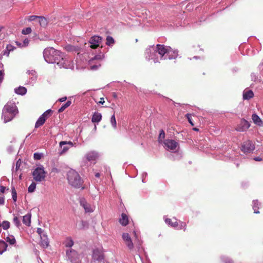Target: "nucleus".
<instances>
[{"label":"nucleus","mask_w":263,"mask_h":263,"mask_svg":"<svg viewBox=\"0 0 263 263\" xmlns=\"http://www.w3.org/2000/svg\"><path fill=\"white\" fill-rule=\"evenodd\" d=\"M160 60L175 59L178 57V51L170 46L157 44L156 46Z\"/></svg>","instance_id":"obj_1"},{"label":"nucleus","mask_w":263,"mask_h":263,"mask_svg":"<svg viewBox=\"0 0 263 263\" xmlns=\"http://www.w3.org/2000/svg\"><path fill=\"white\" fill-rule=\"evenodd\" d=\"M17 113L16 106L14 102H8L4 107L2 112V119L4 123L11 121Z\"/></svg>","instance_id":"obj_2"},{"label":"nucleus","mask_w":263,"mask_h":263,"mask_svg":"<svg viewBox=\"0 0 263 263\" xmlns=\"http://www.w3.org/2000/svg\"><path fill=\"white\" fill-rule=\"evenodd\" d=\"M63 54L59 50L50 47L45 49L43 52L45 60L48 63H57L62 59Z\"/></svg>","instance_id":"obj_3"},{"label":"nucleus","mask_w":263,"mask_h":263,"mask_svg":"<svg viewBox=\"0 0 263 263\" xmlns=\"http://www.w3.org/2000/svg\"><path fill=\"white\" fill-rule=\"evenodd\" d=\"M67 179L69 184L76 188H80L83 184V180L75 170L71 169L67 172Z\"/></svg>","instance_id":"obj_4"},{"label":"nucleus","mask_w":263,"mask_h":263,"mask_svg":"<svg viewBox=\"0 0 263 263\" xmlns=\"http://www.w3.org/2000/svg\"><path fill=\"white\" fill-rule=\"evenodd\" d=\"M145 57L148 61L153 60L154 63L160 62L157 48L155 46H151L146 49Z\"/></svg>","instance_id":"obj_5"},{"label":"nucleus","mask_w":263,"mask_h":263,"mask_svg":"<svg viewBox=\"0 0 263 263\" xmlns=\"http://www.w3.org/2000/svg\"><path fill=\"white\" fill-rule=\"evenodd\" d=\"M100 157L99 153L95 151H91L87 152L83 157L82 166H87V162L96 161Z\"/></svg>","instance_id":"obj_6"},{"label":"nucleus","mask_w":263,"mask_h":263,"mask_svg":"<svg viewBox=\"0 0 263 263\" xmlns=\"http://www.w3.org/2000/svg\"><path fill=\"white\" fill-rule=\"evenodd\" d=\"M46 172L43 165H40L36 167L32 173L34 180L36 181L41 182L45 179Z\"/></svg>","instance_id":"obj_7"},{"label":"nucleus","mask_w":263,"mask_h":263,"mask_svg":"<svg viewBox=\"0 0 263 263\" xmlns=\"http://www.w3.org/2000/svg\"><path fill=\"white\" fill-rule=\"evenodd\" d=\"M164 147L172 152H176L179 147L178 143L174 140H165L164 141Z\"/></svg>","instance_id":"obj_8"},{"label":"nucleus","mask_w":263,"mask_h":263,"mask_svg":"<svg viewBox=\"0 0 263 263\" xmlns=\"http://www.w3.org/2000/svg\"><path fill=\"white\" fill-rule=\"evenodd\" d=\"M60 68H64L67 69H73L74 68V63L73 61L64 58L62 55V59L59 60L57 64Z\"/></svg>","instance_id":"obj_9"},{"label":"nucleus","mask_w":263,"mask_h":263,"mask_svg":"<svg viewBox=\"0 0 263 263\" xmlns=\"http://www.w3.org/2000/svg\"><path fill=\"white\" fill-rule=\"evenodd\" d=\"M255 148L254 145L252 142L250 140H248L245 142L241 146V151L244 153H250L252 152Z\"/></svg>","instance_id":"obj_10"},{"label":"nucleus","mask_w":263,"mask_h":263,"mask_svg":"<svg viewBox=\"0 0 263 263\" xmlns=\"http://www.w3.org/2000/svg\"><path fill=\"white\" fill-rule=\"evenodd\" d=\"M80 205L83 208L86 213H91L95 210V207L87 202L86 199L82 197L80 198Z\"/></svg>","instance_id":"obj_11"},{"label":"nucleus","mask_w":263,"mask_h":263,"mask_svg":"<svg viewBox=\"0 0 263 263\" xmlns=\"http://www.w3.org/2000/svg\"><path fill=\"white\" fill-rule=\"evenodd\" d=\"M92 258L98 261H102L104 259V255L101 248H97L93 250Z\"/></svg>","instance_id":"obj_12"},{"label":"nucleus","mask_w":263,"mask_h":263,"mask_svg":"<svg viewBox=\"0 0 263 263\" xmlns=\"http://www.w3.org/2000/svg\"><path fill=\"white\" fill-rule=\"evenodd\" d=\"M250 126V123L245 119H241L236 129L238 132L246 131Z\"/></svg>","instance_id":"obj_13"},{"label":"nucleus","mask_w":263,"mask_h":263,"mask_svg":"<svg viewBox=\"0 0 263 263\" xmlns=\"http://www.w3.org/2000/svg\"><path fill=\"white\" fill-rule=\"evenodd\" d=\"M122 238L128 248L130 250H133L134 248V244L129 234L126 233H123Z\"/></svg>","instance_id":"obj_14"},{"label":"nucleus","mask_w":263,"mask_h":263,"mask_svg":"<svg viewBox=\"0 0 263 263\" xmlns=\"http://www.w3.org/2000/svg\"><path fill=\"white\" fill-rule=\"evenodd\" d=\"M102 40V37L99 36L95 35L92 36L89 41V43L91 44V47L92 48H96L100 45Z\"/></svg>","instance_id":"obj_15"},{"label":"nucleus","mask_w":263,"mask_h":263,"mask_svg":"<svg viewBox=\"0 0 263 263\" xmlns=\"http://www.w3.org/2000/svg\"><path fill=\"white\" fill-rule=\"evenodd\" d=\"M254 97V93L252 90L246 89L243 92V99L248 100Z\"/></svg>","instance_id":"obj_16"},{"label":"nucleus","mask_w":263,"mask_h":263,"mask_svg":"<svg viewBox=\"0 0 263 263\" xmlns=\"http://www.w3.org/2000/svg\"><path fill=\"white\" fill-rule=\"evenodd\" d=\"M64 49L68 52H77L80 49V47L79 46H74L70 44L66 45L64 46Z\"/></svg>","instance_id":"obj_17"},{"label":"nucleus","mask_w":263,"mask_h":263,"mask_svg":"<svg viewBox=\"0 0 263 263\" xmlns=\"http://www.w3.org/2000/svg\"><path fill=\"white\" fill-rule=\"evenodd\" d=\"M66 255L68 258L71 261H72L75 258L77 257V253L76 251L72 249H70L68 250H67L66 251Z\"/></svg>","instance_id":"obj_18"},{"label":"nucleus","mask_w":263,"mask_h":263,"mask_svg":"<svg viewBox=\"0 0 263 263\" xmlns=\"http://www.w3.org/2000/svg\"><path fill=\"white\" fill-rule=\"evenodd\" d=\"M120 223L123 226H126L128 223V218L125 213H122L121 217L119 219Z\"/></svg>","instance_id":"obj_19"},{"label":"nucleus","mask_w":263,"mask_h":263,"mask_svg":"<svg viewBox=\"0 0 263 263\" xmlns=\"http://www.w3.org/2000/svg\"><path fill=\"white\" fill-rule=\"evenodd\" d=\"M102 119V115L101 113L95 112L92 115L91 121L93 123H99Z\"/></svg>","instance_id":"obj_20"},{"label":"nucleus","mask_w":263,"mask_h":263,"mask_svg":"<svg viewBox=\"0 0 263 263\" xmlns=\"http://www.w3.org/2000/svg\"><path fill=\"white\" fill-rule=\"evenodd\" d=\"M252 119L253 122L259 126H261L262 124V122L259 117L256 114H253L252 116Z\"/></svg>","instance_id":"obj_21"},{"label":"nucleus","mask_w":263,"mask_h":263,"mask_svg":"<svg viewBox=\"0 0 263 263\" xmlns=\"http://www.w3.org/2000/svg\"><path fill=\"white\" fill-rule=\"evenodd\" d=\"M174 219L175 220V221H172L171 219L170 218H165L164 220L166 224L170 226L171 227L173 228H177L178 226V222L177 221V219L174 218Z\"/></svg>","instance_id":"obj_22"},{"label":"nucleus","mask_w":263,"mask_h":263,"mask_svg":"<svg viewBox=\"0 0 263 263\" xmlns=\"http://www.w3.org/2000/svg\"><path fill=\"white\" fill-rule=\"evenodd\" d=\"M63 244L67 248H71L73 246L74 242L71 237H67L63 242Z\"/></svg>","instance_id":"obj_23"},{"label":"nucleus","mask_w":263,"mask_h":263,"mask_svg":"<svg viewBox=\"0 0 263 263\" xmlns=\"http://www.w3.org/2000/svg\"><path fill=\"white\" fill-rule=\"evenodd\" d=\"M15 92L18 95H24L26 94L27 89L25 87L20 86L15 89Z\"/></svg>","instance_id":"obj_24"},{"label":"nucleus","mask_w":263,"mask_h":263,"mask_svg":"<svg viewBox=\"0 0 263 263\" xmlns=\"http://www.w3.org/2000/svg\"><path fill=\"white\" fill-rule=\"evenodd\" d=\"M45 121L46 120L44 119V117L41 116L35 123V127L37 128L40 127L44 124Z\"/></svg>","instance_id":"obj_25"},{"label":"nucleus","mask_w":263,"mask_h":263,"mask_svg":"<svg viewBox=\"0 0 263 263\" xmlns=\"http://www.w3.org/2000/svg\"><path fill=\"white\" fill-rule=\"evenodd\" d=\"M7 247V244L4 240H0V255L6 251Z\"/></svg>","instance_id":"obj_26"},{"label":"nucleus","mask_w":263,"mask_h":263,"mask_svg":"<svg viewBox=\"0 0 263 263\" xmlns=\"http://www.w3.org/2000/svg\"><path fill=\"white\" fill-rule=\"evenodd\" d=\"M23 222L26 226H29L31 222V215L27 214L23 217Z\"/></svg>","instance_id":"obj_27"},{"label":"nucleus","mask_w":263,"mask_h":263,"mask_svg":"<svg viewBox=\"0 0 263 263\" xmlns=\"http://www.w3.org/2000/svg\"><path fill=\"white\" fill-rule=\"evenodd\" d=\"M41 245L45 248L48 247L49 245V241L47 235H43V238L41 239Z\"/></svg>","instance_id":"obj_28"},{"label":"nucleus","mask_w":263,"mask_h":263,"mask_svg":"<svg viewBox=\"0 0 263 263\" xmlns=\"http://www.w3.org/2000/svg\"><path fill=\"white\" fill-rule=\"evenodd\" d=\"M39 23L42 27H45L47 26L48 22L45 17L43 16H39Z\"/></svg>","instance_id":"obj_29"},{"label":"nucleus","mask_w":263,"mask_h":263,"mask_svg":"<svg viewBox=\"0 0 263 263\" xmlns=\"http://www.w3.org/2000/svg\"><path fill=\"white\" fill-rule=\"evenodd\" d=\"M259 203L257 200H254L253 201V209L254 210V213H259V211L258 210L259 209Z\"/></svg>","instance_id":"obj_30"},{"label":"nucleus","mask_w":263,"mask_h":263,"mask_svg":"<svg viewBox=\"0 0 263 263\" xmlns=\"http://www.w3.org/2000/svg\"><path fill=\"white\" fill-rule=\"evenodd\" d=\"M71 102L70 101H67L64 104H63L62 106L59 109L58 112H63L66 108L69 107L71 105Z\"/></svg>","instance_id":"obj_31"},{"label":"nucleus","mask_w":263,"mask_h":263,"mask_svg":"<svg viewBox=\"0 0 263 263\" xmlns=\"http://www.w3.org/2000/svg\"><path fill=\"white\" fill-rule=\"evenodd\" d=\"M6 241L9 243L10 245H14L16 242L15 239L13 235H9L6 238Z\"/></svg>","instance_id":"obj_32"},{"label":"nucleus","mask_w":263,"mask_h":263,"mask_svg":"<svg viewBox=\"0 0 263 263\" xmlns=\"http://www.w3.org/2000/svg\"><path fill=\"white\" fill-rule=\"evenodd\" d=\"M61 148L60 151H59V154L60 155H63L66 153L70 148V146H68L67 145H64L62 146H60Z\"/></svg>","instance_id":"obj_33"},{"label":"nucleus","mask_w":263,"mask_h":263,"mask_svg":"<svg viewBox=\"0 0 263 263\" xmlns=\"http://www.w3.org/2000/svg\"><path fill=\"white\" fill-rule=\"evenodd\" d=\"M27 72L29 75H30L32 76V77L30 78V79L31 80V81L33 82H34L36 80V77H37L36 72L34 70H28Z\"/></svg>","instance_id":"obj_34"},{"label":"nucleus","mask_w":263,"mask_h":263,"mask_svg":"<svg viewBox=\"0 0 263 263\" xmlns=\"http://www.w3.org/2000/svg\"><path fill=\"white\" fill-rule=\"evenodd\" d=\"M115 43L114 39L110 36H107L106 37V44L109 46H112Z\"/></svg>","instance_id":"obj_35"},{"label":"nucleus","mask_w":263,"mask_h":263,"mask_svg":"<svg viewBox=\"0 0 263 263\" xmlns=\"http://www.w3.org/2000/svg\"><path fill=\"white\" fill-rule=\"evenodd\" d=\"M177 227L178 230H183V231H185L186 229V224L185 222L179 221Z\"/></svg>","instance_id":"obj_36"},{"label":"nucleus","mask_w":263,"mask_h":263,"mask_svg":"<svg viewBox=\"0 0 263 263\" xmlns=\"http://www.w3.org/2000/svg\"><path fill=\"white\" fill-rule=\"evenodd\" d=\"M64 145H68V146H70V148L74 146V144H73L71 141H61L59 143V146H63Z\"/></svg>","instance_id":"obj_37"},{"label":"nucleus","mask_w":263,"mask_h":263,"mask_svg":"<svg viewBox=\"0 0 263 263\" xmlns=\"http://www.w3.org/2000/svg\"><path fill=\"white\" fill-rule=\"evenodd\" d=\"M52 112L51 109H49L45 111L41 116L44 117V119L46 120L51 115Z\"/></svg>","instance_id":"obj_38"},{"label":"nucleus","mask_w":263,"mask_h":263,"mask_svg":"<svg viewBox=\"0 0 263 263\" xmlns=\"http://www.w3.org/2000/svg\"><path fill=\"white\" fill-rule=\"evenodd\" d=\"M110 123L114 128H116L117 127V122L116 120V117L115 114H114L110 118Z\"/></svg>","instance_id":"obj_39"},{"label":"nucleus","mask_w":263,"mask_h":263,"mask_svg":"<svg viewBox=\"0 0 263 263\" xmlns=\"http://www.w3.org/2000/svg\"><path fill=\"white\" fill-rule=\"evenodd\" d=\"M165 138V133L163 129L160 131L158 140L160 143L162 142Z\"/></svg>","instance_id":"obj_40"},{"label":"nucleus","mask_w":263,"mask_h":263,"mask_svg":"<svg viewBox=\"0 0 263 263\" xmlns=\"http://www.w3.org/2000/svg\"><path fill=\"white\" fill-rule=\"evenodd\" d=\"M36 183L34 182H32V183L29 185L28 188V191L29 193H32L34 191L36 188Z\"/></svg>","instance_id":"obj_41"},{"label":"nucleus","mask_w":263,"mask_h":263,"mask_svg":"<svg viewBox=\"0 0 263 263\" xmlns=\"http://www.w3.org/2000/svg\"><path fill=\"white\" fill-rule=\"evenodd\" d=\"M221 260L223 263H233L232 260L230 258L225 256H222Z\"/></svg>","instance_id":"obj_42"},{"label":"nucleus","mask_w":263,"mask_h":263,"mask_svg":"<svg viewBox=\"0 0 263 263\" xmlns=\"http://www.w3.org/2000/svg\"><path fill=\"white\" fill-rule=\"evenodd\" d=\"M12 198L14 202L17 200V193L14 187H12Z\"/></svg>","instance_id":"obj_43"},{"label":"nucleus","mask_w":263,"mask_h":263,"mask_svg":"<svg viewBox=\"0 0 263 263\" xmlns=\"http://www.w3.org/2000/svg\"><path fill=\"white\" fill-rule=\"evenodd\" d=\"M1 227H2L4 230H7L10 227V222L8 221H4L3 223H1Z\"/></svg>","instance_id":"obj_44"},{"label":"nucleus","mask_w":263,"mask_h":263,"mask_svg":"<svg viewBox=\"0 0 263 263\" xmlns=\"http://www.w3.org/2000/svg\"><path fill=\"white\" fill-rule=\"evenodd\" d=\"M43 156V154L42 153H35L33 155L34 160H40Z\"/></svg>","instance_id":"obj_45"},{"label":"nucleus","mask_w":263,"mask_h":263,"mask_svg":"<svg viewBox=\"0 0 263 263\" xmlns=\"http://www.w3.org/2000/svg\"><path fill=\"white\" fill-rule=\"evenodd\" d=\"M31 32V29L30 27H27L25 29H24L22 31V33L23 34H28Z\"/></svg>","instance_id":"obj_46"},{"label":"nucleus","mask_w":263,"mask_h":263,"mask_svg":"<svg viewBox=\"0 0 263 263\" xmlns=\"http://www.w3.org/2000/svg\"><path fill=\"white\" fill-rule=\"evenodd\" d=\"M189 122L191 124V125L192 126H194V124L193 123V121H192V115L191 114H187L186 115H185Z\"/></svg>","instance_id":"obj_47"},{"label":"nucleus","mask_w":263,"mask_h":263,"mask_svg":"<svg viewBox=\"0 0 263 263\" xmlns=\"http://www.w3.org/2000/svg\"><path fill=\"white\" fill-rule=\"evenodd\" d=\"M90 65V69L92 70H97L101 66L100 64H94V65H92V64H91Z\"/></svg>","instance_id":"obj_48"},{"label":"nucleus","mask_w":263,"mask_h":263,"mask_svg":"<svg viewBox=\"0 0 263 263\" xmlns=\"http://www.w3.org/2000/svg\"><path fill=\"white\" fill-rule=\"evenodd\" d=\"M37 233L40 235L41 239L43 238V235L44 234V231L41 228H37Z\"/></svg>","instance_id":"obj_49"},{"label":"nucleus","mask_w":263,"mask_h":263,"mask_svg":"<svg viewBox=\"0 0 263 263\" xmlns=\"http://www.w3.org/2000/svg\"><path fill=\"white\" fill-rule=\"evenodd\" d=\"M13 222L15 224V225L17 227H18L20 226V221L17 217H15L13 218Z\"/></svg>","instance_id":"obj_50"},{"label":"nucleus","mask_w":263,"mask_h":263,"mask_svg":"<svg viewBox=\"0 0 263 263\" xmlns=\"http://www.w3.org/2000/svg\"><path fill=\"white\" fill-rule=\"evenodd\" d=\"M98 59H102V55H96L93 59H92L91 60H90L89 61V64H92L93 63V61L95 60H98Z\"/></svg>","instance_id":"obj_51"},{"label":"nucleus","mask_w":263,"mask_h":263,"mask_svg":"<svg viewBox=\"0 0 263 263\" xmlns=\"http://www.w3.org/2000/svg\"><path fill=\"white\" fill-rule=\"evenodd\" d=\"M7 49L8 50H9L10 51H13L15 49V47L14 46L9 44L7 46Z\"/></svg>","instance_id":"obj_52"},{"label":"nucleus","mask_w":263,"mask_h":263,"mask_svg":"<svg viewBox=\"0 0 263 263\" xmlns=\"http://www.w3.org/2000/svg\"><path fill=\"white\" fill-rule=\"evenodd\" d=\"M4 70H0V83L2 82L4 79Z\"/></svg>","instance_id":"obj_53"},{"label":"nucleus","mask_w":263,"mask_h":263,"mask_svg":"<svg viewBox=\"0 0 263 263\" xmlns=\"http://www.w3.org/2000/svg\"><path fill=\"white\" fill-rule=\"evenodd\" d=\"M39 16L36 15H31L29 16L28 21H33L35 20L36 18H39Z\"/></svg>","instance_id":"obj_54"},{"label":"nucleus","mask_w":263,"mask_h":263,"mask_svg":"<svg viewBox=\"0 0 263 263\" xmlns=\"http://www.w3.org/2000/svg\"><path fill=\"white\" fill-rule=\"evenodd\" d=\"M28 44H29V40L28 39H24L22 43L23 46L24 47L27 46Z\"/></svg>","instance_id":"obj_55"},{"label":"nucleus","mask_w":263,"mask_h":263,"mask_svg":"<svg viewBox=\"0 0 263 263\" xmlns=\"http://www.w3.org/2000/svg\"><path fill=\"white\" fill-rule=\"evenodd\" d=\"M20 159H19L17 162H16V167H15V171H16L18 168L20 167Z\"/></svg>","instance_id":"obj_56"},{"label":"nucleus","mask_w":263,"mask_h":263,"mask_svg":"<svg viewBox=\"0 0 263 263\" xmlns=\"http://www.w3.org/2000/svg\"><path fill=\"white\" fill-rule=\"evenodd\" d=\"M15 43L16 45L18 47H24L23 46L22 43L20 42H18V41H16Z\"/></svg>","instance_id":"obj_57"},{"label":"nucleus","mask_w":263,"mask_h":263,"mask_svg":"<svg viewBox=\"0 0 263 263\" xmlns=\"http://www.w3.org/2000/svg\"><path fill=\"white\" fill-rule=\"evenodd\" d=\"M10 52V51L9 50H8L6 48V49L4 52V55L8 57L9 55Z\"/></svg>","instance_id":"obj_58"},{"label":"nucleus","mask_w":263,"mask_h":263,"mask_svg":"<svg viewBox=\"0 0 263 263\" xmlns=\"http://www.w3.org/2000/svg\"><path fill=\"white\" fill-rule=\"evenodd\" d=\"M4 204V198L3 197L0 196V205Z\"/></svg>","instance_id":"obj_59"},{"label":"nucleus","mask_w":263,"mask_h":263,"mask_svg":"<svg viewBox=\"0 0 263 263\" xmlns=\"http://www.w3.org/2000/svg\"><path fill=\"white\" fill-rule=\"evenodd\" d=\"M66 99H67V97H62V98L59 99V101L60 102H64Z\"/></svg>","instance_id":"obj_60"},{"label":"nucleus","mask_w":263,"mask_h":263,"mask_svg":"<svg viewBox=\"0 0 263 263\" xmlns=\"http://www.w3.org/2000/svg\"><path fill=\"white\" fill-rule=\"evenodd\" d=\"M5 189H6V188H5V186H1V187H0V192H1V193H4V192H5Z\"/></svg>","instance_id":"obj_61"},{"label":"nucleus","mask_w":263,"mask_h":263,"mask_svg":"<svg viewBox=\"0 0 263 263\" xmlns=\"http://www.w3.org/2000/svg\"><path fill=\"white\" fill-rule=\"evenodd\" d=\"M254 160L255 161H261V160H262V158H260V157H255V158H254Z\"/></svg>","instance_id":"obj_62"},{"label":"nucleus","mask_w":263,"mask_h":263,"mask_svg":"<svg viewBox=\"0 0 263 263\" xmlns=\"http://www.w3.org/2000/svg\"><path fill=\"white\" fill-rule=\"evenodd\" d=\"M104 102H105V101L104 100V98H100V101L98 103L103 104L104 103Z\"/></svg>","instance_id":"obj_63"},{"label":"nucleus","mask_w":263,"mask_h":263,"mask_svg":"<svg viewBox=\"0 0 263 263\" xmlns=\"http://www.w3.org/2000/svg\"><path fill=\"white\" fill-rule=\"evenodd\" d=\"M81 223H82V224L83 227H84L85 226H86V225H87V222H85V221H82L81 222Z\"/></svg>","instance_id":"obj_64"}]
</instances>
